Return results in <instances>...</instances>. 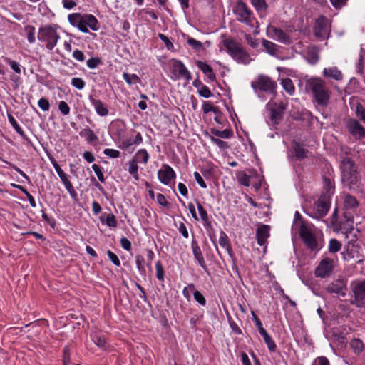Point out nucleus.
<instances>
[{
	"label": "nucleus",
	"instance_id": "1",
	"mask_svg": "<svg viewBox=\"0 0 365 365\" xmlns=\"http://www.w3.org/2000/svg\"><path fill=\"white\" fill-rule=\"evenodd\" d=\"M307 86L311 90L314 102L322 108H326L330 101L331 92L324 80L320 78H311L307 81Z\"/></svg>",
	"mask_w": 365,
	"mask_h": 365
},
{
	"label": "nucleus",
	"instance_id": "2",
	"mask_svg": "<svg viewBox=\"0 0 365 365\" xmlns=\"http://www.w3.org/2000/svg\"><path fill=\"white\" fill-rule=\"evenodd\" d=\"M68 19L73 26L77 27L83 33H88V29L93 31L98 29V20L92 14L73 13L68 16Z\"/></svg>",
	"mask_w": 365,
	"mask_h": 365
},
{
	"label": "nucleus",
	"instance_id": "3",
	"mask_svg": "<svg viewBox=\"0 0 365 365\" xmlns=\"http://www.w3.org/2000/svg\"><path fill=\"white\" fill-rule=\"evenodd\" d=\"M223 45L228 54L237 63L247 65L252 61L249 53L235 41L231 38L225 39Z\"/></svg>",
	"mask_w": 365,
	"mask_h": 365
},
{
	"label": "nucleus",
	"instance_id": "4",
	"mask_svg": "<svg viewBox=\"0 0 365 365\" xmlns=\"http://www.w3.org/2000/svg\"><path fill=\"white\" fill-rule=\"evenodd\" d=\"M58 26L57 25H46L39 28L38 32V41L46 43V48L51 51L56 46L60 35L57 30Z\"/></svg>",
	"mask_w": 365,
	"mask_h": 365
},
{
	"label": "nucleus",
	"instance_id": "5",
	"mask_svg": "<svg viewBox=\"0 0 365 365\" xmlns=\"http://www.w3.org/2000/svg\"><path fill=\"white\" fill-rule=\"evenodd\" d=\"M236 19L250 27H254L257 24V19L252 10L242 1H237L232 9Z\"/></svg>",
	"mask_w": 365,
	"mask_h": 365
},
{
	"label": "nucleus",
	"instance_id": "6",
	"mask_svg": "<svg viewBox=\"0 0 365 365\" xmlns=\"http://www.w3.org/2000/svg\"><path fill=\"white\" fill-rule=\"evenodd\" d=\"M341 180L344 183L350 185L357 181V168L351 158L345 157L341 162Z\"/></svg>",
	"mask_w": 365,
	"mask_h": 365
},
{
	"label": "nucleus",
	"instance_id": "7",
	"mask_svg": "<svg viewBox=\"0 0 365 365\" xmlns=\"http://www.w3.org/2000/svg\"><path fill=\"white\" fill-rule=\"evenodd\" d=\"M351 289L354 298L351 304L357 307H365V280H359L351 283Z\"/></svg>",
	"mask_w": 365,
	"mask_h": 365
},
{
	"label": "nucleus",
	"instance_id": "8",
	"mask_svg": "<svg viewBox=\"0 0 365 365\" xmlns=\"http://www.w3.org/2000/svg\"><path fill=\"white\" fill-rule=\"evenodd\" d=\"M330 33V21L324 16H321L315 21L314 26V34L319 40L327 38Z\"/></svg>",
	"mask_w": 365,
	"mask_h": 365
},
{
	"label": "nucleus",
	"instance_id": "9",
	"mask_svg": "<svg viewBox=\"0 0 365 365\" xmlns=\"http://www.w3.org/2000/svg\"><path fill=\"white\" fill-rule=\"evenodd\" d=\"M254 89H259L267 93H273L277 87V83L271 78L264 75H259L258 78L252 82Z\"/></svg>",
	"mask_w": 365,
	"mask_h": 365
},
{
	"label": "nucleus",
	"instance_id": "10",
	"mask_svg": "<svg viewBox=\"0 0 365 365\" xmlns=\"http://www.w3.org/2000/svg\"><path fill=\"white\" fill-rule=\"evenodd\" d=\"M329 207V197L327 195H322L314 203V212L309 214V216L317 219L322 218L327 214Z\"/></svg>",
	"mask_w": 365,
	"mask_h": 365
},
{
	"label": "nucleus",
	"instance_id": "11",
	"mask_svg": "<svg viewBox=\"0 0 365 365\" xmlns=\"http://www.w3.org/2000/svg\"><path fill=\"white\" fill-rule=\"evenodd\" d=\"M299 235L307 247L315 250L318 249V242L311 229L304 223H302L299 229Z\"/></svg>",
	"mask_w": 365,
	"mask_h": 365
},
{
	"label": "nucleus",
	"instance_id": "12",
	"mask_svg": "<svg viewBox=\"0 0 365 365\" xmlns=\"http://www.w3.org/2000/svg\"><path fill=\"white\" fill-rule=\"evenodd\" d=\"M334 267V261L332 259L325 257L321 260L315 269V275L317 277L325 278L329 277Z\"/></svg>",
	"mask_w": 365,
	"mask_h": 365
},
{
	"label": "nucleus",
	"instance_id": "13",
	"mask_svg": "<svg viewBox=\"0 0 365 365\" xmlns=\"http://www.w3.org/2000/svg\"><path fill=\"white\" fill-rule=\"evenodd\" d=\"M359 202L357 200L351 195H346L344 201V217L346 221L354 222L353 212L358 207Z\"/></svg>",
	"mask_w": 365,
	"mask_h": 365
},
{
	"label": "nucleus",
	"instance_id": "14",
	"mask_svg": "<svg viewBox=\"0 0 365 365\" xmlns=\"http://www.w3.org/2000/svg\"><path fill=\"white\" fill-rule=\"evenodd\" d=\"M348 131L356 139L361 140L365 137V128L356 119H349L346 124Z\"/></svg>",
	"mask_w": 365,
	"mask_h": 365
},
{
	"label": "nucleus",
	"instance_id": "15",
	"mask_svg": "<svg viewBox=\"0 0 365 365\" xmlns=\"http://www.w3.org/2000/svg\"><path fill=\"white\" fill-rule=\"evenodd\" d=\"M267 33L282 43L289 45L292 43L289 36L281 29L269 25L267 27Z\"/></svg>",
	"mask_w": 365,
	"mask_h": 365
},
{
	"label": "nucleus",
	"instance_id": "16",
	"mask_svg": "<svg viewBox=\"0 0 365 365\" xmlns=\"http://www.w3.org/2000/svg\"><path fill=\"white\" fill-rule=\"evenodd\" d=\"M286 106L283 103H274L270 108V120L274 125L279 123L283 118Z\"/></svg>",
	"mask_w": 365,
	"mask_h": 365
},
{
	"label": "nucleus",
	"instance_id": "17",
	"mask_svg": "<svg viewBox=\"0 0 365 365\" xmlns=\"http://www.w3.org/2000/svg\"><path fill=\"white\" fill-rule=\"evenodd\" d=\"M326 290L329 293H334L344 297L346 295V282L343 279H337L330 283Z\"/></svg>",
	"mask_w": 365,
	"mask_h": 365
},
{
	"label": "nucleus",
	"instance_id": "18",
	"mask_svg": "<svg viewBox=\"0 0 365 365\" xmlns=\"http://www.w3.org/2000/svg\"><path fill=\"white\" fill-rule=\"evenodd\" d=\"M159 180L164 185H168L170 180L175 178V173L168 165H164L158 172Z\"/></svg>",
	"mask_w": 365,
	"mask_h": 365
},
{
	"label": "nucleus",
	"instance_id": "19",
	"mask_svg": "<svg viewBox=\"0 0 365 365\" xmlns=\"http://www.w3.org/2000/svg\"><path fill=\"white\" fill-rule=\"evenodd\" d=\"M359 247L354 244H349L346 251L342 252L343 257L345 260L355 259L356 262H361V255L359 253Z\"/></svg>",
	"mask_w": 365,
	"mask_h": 365
},
{
	"label": "nucleus",
	"instance_id": "20",
	"mask_svg": "<svg viewBox=\"0 0 365 365\" xmlns=\"http://www.w3.org/2000/svg\"><path fill=\"white\" fill-rule=\"evenodd\" d=\"M270 227L267 225H262L257 227L256 230V237L257 244L260 246L267 243V240L269 237Z\"/></svg>",
	"mask_w": 365,
	"mask_h": 365
},
{
	"label": "nucleus",
	"instance_id": "21",
	"mask_svg": "<svg viewBox=\"0 0 365 365\" xmlns=\"http://www.w3.org/2000/svg\"><path fill=\"white\" fill-rule=\"evenodd\" d=\"M173 71L178 73V78H183L187 81L192 78L190 71L180 61H175L173 63Z\"/></svg>",
	"mask_w": 365,
	"mask_h": 365
},
{
	"label": "nucleus",
	"instance_id": "22",
	"mask_svg": "<svg viewBox=\"0 0 365 365\" xmlns=\"http://www.w3.org/2000/svg\"><path fill=\"white\" fill-rule=\"evenodd\" d=\"M294 156L298 160H302L309 157V152L299 143L294 141L292 144Z\"/></svg>",
	"mask_w": 365,
	"mask_h": 365
},
{
	"label": "nucleus",
	"instance_id": "23",
	"mask_svg": "<svg viewBox=\"0 0 365 365\" xmlns=\"http://www.w3.org/2000/svg\"><path fill=\"white\" fill-rule=\"evenodd\" d=\"M192 249L194 257L197 260L198 264L204 269H206V264L204 257L202 255L201 249L197 242L194 241L192 242Z\"/></svg>",
	"mask_w": 365,
	"mask_h": 365
},
{
	"label": "nucleus",
	"instance_id": "24",
	"mask_svg": "<svg viewBox=\"0 0 365 365\" xmlns=\"http://www.w3.org/2000/svg\"><path fill=\"white\" fill-rule=\"evenodd\" d=\"M323 76L326 78H331L336 81H341L343 78V74L337 67L325 68L323 70Z\"/></svg>",
	"mask_w": 365,
	"mask_h": 365
},
{
	"label": "nucleus",
	"instance_id": "25",
	"mask_svg": "<svg viewBox=\"0 0 365 365\" xmlns=\"http://www.w3.org/2000/svg\"><path fill=\"white\" fill-rule=\"evenodd\" d=\"M90 101L93 106L96 112L101 116H106L108 114V109L104 106L101 100L91 98Z\"/></svg>",
	"mask_w": 365,
	"mask_h": 365
},
{
	"label": "nucleus",
	"instance_id": "26",
	"mask_svg": "<svg viewBox=\"0 0 365 365\" xmlns=\"http://www.w3.org/2000/svg\"><path fill=\"white\" fill-rule=\"evenodd\" d=\"M250 3L255 7L260 17L265 16L267 9V4L265 0H250Z\"/></svg>",
	"mask_w": 365,
	"mask_h": 365
},
{
	"label": "nucleus",
	"instance_id": "27",
	"mask_svg": "<svg viewBox=\"0 0 365 365\" xmlns=\"http://www.w3.org/2000/svg\"><path fill=\"white\" fill-rule=\"evenodd\" d=\"M196 64L198 68L200 69L210 81L215 80V74L214 73L212 68L207 63L197 61Z\"/></svg>",
	"mask_w": 365,
	"mask_h": 365
},
{
	"label": "nucleus",
	"instance_id": "28",
	"mask_svg": "<svg viewBox=\"0 0 365 365\" xmlns=\"http://www.w3.org/2000/svg\"><path fill=\"white\" fill-rule=\"evenodd\" d=\"M250 174L248 175L246 172H240L237 175V179L238 182L246 187H249L250 185V177L252 176V173H256L255 171L249 170Z\"/></svg>",
	"mask_w": 365,
	"mask_h": 365
},
{
	"label": "nucleus",
	"instance_id": "29",
	"mask_svg": "<svg viewBox=\"0 0 365 365\" xmlns=\"http://www.w3.org/2000/svg\"><path fill=\"white\" fill-rule=\"evenodd\" d=\"M262 46L265 48L267 53H269L272 56H275L278 53V46L274 43L269 41L268 40L264 39L262 41Z\"/></svg>",
	"mask_w": 365,
	"mask_h": 365
},
{
	"label": "nucleus",
	"instance_id": "30",
	"mask_svg": "<svg viewBox=\"0 0 365 365\" xmlns=\"http://www.w3.org/2000/svg\"><path fill=\"white\" fill-rule=\"evenodd\" d=\"M149 158V154L145 149L139 150L133 158L136 162L147 163Z\"/></svg>",
	"mask_w": 365,
	"mask_h": 365
},
{
	"label": "nucleus",
	"instance_id": "31",
	"mask_svg": "<svg viewBox=\"0 0 365 365\" xmlns=\"http://www.w3.org/2000/svg\"><path fill=\"white\" fill-rule=\"evenodd\" d=\"M306 58L309 63L315 64L319 60L318 51L315 48L309 49Z\"/></svg>",
	"mask_w": 365,
	"mask_h": 365
},
{
	"label": "nucleus",
	"instance_id": "32",
	"mask_svg": "<svg viewBox=\"0 0 365 365\" xmlns=\"http://www.w3.org/2000/svg\"><path fill=\"white\" fill-rule=\"evenodd\" d=\"M219 244L222 247L225 248L228 252H231V247L229 238L227 235L222 231L220 232L219 237Z\"/></svg>",
	"mask_w": 365,
	"mask_h": 365
},
{
	"label": "nucleus",
	"instance_id": "33",
	"mask_svg": "<svg viewBox=\"0 0 365 365\" xmlns=\"http://www.w3.org/2000/svg\"><path fill=\"white\" fill-rule=\"evenodd\" d=\"M281 84H282L283 88L286 91V92L289 95L294 94L295 88H294V86L291 79H289V78L283 79L281 82Z\"/></svg>",
	"mask_w": 365,
	"mask_h": 365
},
{
	"label": "nucleus",
	"instance_id": "34",
	"mask_svg": "<svg viewBox=\"0 0 365 365\" xmlns=\"http://www.w3.org/2000/svg\"><path fill=\"white\" fill-rule=\"evenodd\" d=\"M80 135L82 137H86L88 142H93L98 139L94 132L88 128L81 130L80 132Z\"/></svg>",
	"mask_w": 365,
	"mask_h": 365
},
{
	"label": "nucleus",
	"instance_id": "35",
	"mask_svg": "<svg viewBox=\"0 0 365 365\" xmlns=\"http://www.w3.org/2000/svg\"><path fill=\"white\" fill-rule=\"evenodd\" d=\"M8 119H9V123L12 125V127L16 131V133H18L24 139H27L24 132L21 129V128L19 125V124L17 123V122L15 120V118H14V116H12L11 115L9 114V115H8Z\"/></svg>",
	"mask_w": 365,
	"mask_h": 365
},
{
	"label": "nucleus",
	"instance_id": "36",
	"mask_svg": "<svg viewBox=\"0 0 365 365\" xmlns=\"http://www.w3.org/2000/svg\"><path fill=\"white\" fill-rule=\"evenodd\" d=\"M24 31L26 34V38L30 43H33L36 41L35 38V27L31 25H27L24 27Z\"/></svg>",
	"mask_w": 365,
	"mask_h": 365
},
{
	"label": "nucleus",
	"instance_id": "37",
	"mask_svg": "<svg viewBox=\"0 0 365 365\" xmlns=\"http://www.w3.org/2000/svg\"><path fill=\"white\" fill-rule=\"evenodd\" d=\"M350 346L356 354L361 353L364 349L363 342L359 339H352Z\"/></svg>",
	"mask_w": 365,
	"mask_h": 365
},
{
	"label": "nucleus",
	"instance_id": "38",
	"mask_svg": "<svg viewBox=\"0 0 365 365\" xmlns=\"http://www.w3.org/2000/svg\"><path fill=\"white\" fill-rule=\"evenodd\" d=\"M91 337L94 344L100 348H103L106 345V339L103 336L98 335L96 333L91 334Z\"/></svg>",
	"mask_w": 365,
	"mask_h": 365
},
{
	"label": "nucleus",
	"instance_id": "39",
	"mask_svg": "<svg viewBox=\"0 0 365 365\" xmlns=\"http://www.w3.org/2000/svg\"><path fill=\"white\" fill-rule=\"evenodd\" d=\"M211 133L215 136L222 138H230L232 135V131L228 129H225L222 131L217 129H212Z\"/></svg>",
	"mask_w": 365,
	"mask_h": 365
},
{
	"label": "nucleus",
	"instance_id": "40",
	"mask_svg": "<svg viewBox=\"0 0 365 365\" xmlns=\"http://www.w3.org/2000/svg\"><path fill=\"white\" fill-rule=\"evenodd\" d=\"M128 165H129V168H128L129 173L130 175H132L135 180H138L139 178L138 173V163L134 159H132L129 162Z\"/></svg>",
	"mask_w": 365,
	"mask_h": 365
},
{
	"label": "nucleus",
	"instance_id": "41",
	"mask_svg": "<svg viewBox=\"0 0 365 365\" xmlns=\"http://www.w3.org/2000/svg\"><path fill=\"white\" fill-rule=\"evenodd\" d=\"M123 77L125 81L129 85L135 84L140 82V78L136 74H129L128 73H123Z\"/></svg>",
	"mask_w": 365,
	"mask_h": 365
},
{
	"label": "nucleus",
	"instance_id": "42",
	"mask_svg": "<svg viewBox=\"0 0 365 365\" xmlns=\"http://www.w3.org/2000/svg\"><path fill=\"white\" fill-rule=\"evenodd\" d=\"M341 242L336 240L331 239L329 243V251L331 253H336L341 250Z\"/></svg>",
	"mask_w": 365,
	"mask_h": 365
},
{
	"label": "nucleus",
	"instance_id": "43",
	"mask_svg": "<svg viewBox=\"0 0 365 365\" xmlns=\"http://www.w3.org/2000/svg\"><path fill=\"white\" fill-rule=\"evenodd\" d=\"M355 112L357 118L365 123V108L361 103H357L356 104Z\"/></svg>",
	"mask_w": 365,
	"mask_h": 365
},
{
	"label": "nucleus",
	"instance_id": "44",
	"mask_svg": "<svg viewBox=\"0 0 365 365\" xmlns=\"http://www.w3.org/2000/svg\"><path fill=\"white\" fill-rule=\"evenodd\" d=\"M197 210H198V212L200 215V218H201L202 221L204 223H207L209 221V217H208V215H207V212L205 210V209L198 202H197Z\"/></svg>",
	"mask_w": 365,
	"mask_h": 365
},
{
	"label": "nucleus",
	"instance_id": "45",
	"mask_svg": "<svg viewBox=\"0 0 365 365\" xmlns=\"http://www.w3.org/2000/svg\"><path fill=\"white\" fill-rule=\"evenodd\" d=\"M14 187L20 189L26 195V196L29 202V204L32 207H36V201H35L34 197L25 188H24L23 187H21L20 185H14Z\"/></svg>",
	"mask_w": 365,
	"mask_h": 365
},
{
	"label": "nucleus",
	"instance_id": "46",
	"mask_svg": "<svg viewBox=\"0 0 365 365\" xmlns=\"http://www.w3.org/2000/svg\"><path fill=\"white\" fill-rule=\"evenodd\" d=\"M63 361L64 365H80L71 361L69 349L67 347L63 349Z\"/></svg>",
	"mask_w": 365,
	"mask_h": 365
},
{
	"label": "nucleus",
	"instance_id": "47",
	"mask_svg": "<svg viewBox=\"0 0 365 365\" xmlns=\"http://www.w3.org/2000/svg\"><path fill=\"white\" fill-rule=\"evenodd\" d=\"M198 93L200 96L204 98H210L212 96V92L210 91V88L205 86H201L200 88H199Z\"/></svg>",
	"mask_w": 365,
	"mask_h": 365
},
{
	"label": "nucleus",
	"instance_id": "48",
	"mask_svg": "<svg viewBox=\"0 0 365 365\" xmlns=\"http://www.w3.org/2000/svg\"><path fill=\"white\" fill-rule=\"evenodd\" d=\"M187 43L189 46H190L192 48H194L196 51H200V49L202 48V42H200L195 38H189L187 39Z\"/></svg>",
	"mask_w": 365,
	"mask_h": 365
},
{
	"label": "nucleus",
	"instance_id": "49",
	"mask_svg": "<svg viewBox=\"0 0 365 365\" xmlns=\"http://www.w3.org/2000/svg\"><path fill=\"white\" fill-rule=\"evenodd\" d=\"M135 262L138 267V269L140 273H145V267H144V258L143 256L138 255L135 256Z\"/></svg>",
	"mask_w": 365,
	"mask_h": 365
},
{
	"label": "nucleus",
	"instance_id": "50",
	"mask_svg": "<svg viewBox=\"0 0 365 365\" xmlns=\"http://www.w3.org/2000/svg\"><path fill=\"white\" fill-rule=\"evenodd\" d=\"M155 269H156V277L160 280V281H163L164 279V271H163V267L160 263V261H158L156 263H155Z\"/></svg>",
	"mask_w": 365,
	"mask_h": 365
},
{
	"label": "nucleus",
	"instance_id": "51",
	"mask_svg": "<svg viewBox=\"0 0 365 365\" xmlns=\"http://www.w3.org/2000/svg\"><path fill=\"white\" fill-rule=\"evenodd\" d=\"M71 84L73 86H74L78 90H81L85 86V82L81 78H73L71 80Z\"/></svg>",
	"mask_w": 365,
	"mask_h": 365
},
{
	"label": "nucleus",
	"instance_id": "52",
	"mask_svg": "<svg viewBox=\"0 0 365 365\" xmlns=\"http://www.w3.org/2000/svg\"><path fill=\"white\" fill-rule=\"evenodd\" d=\"M193 295L195 300L200 305L205 306L206 304V299L200 292L195 290L193 293Z\"/></svg>",
	"mask_w": 365,
	"mask_h": 365
},
{
	"label": "nucleus",
	"instance_id": "53",
	"mask_svg": "<svg viewBox=\"0 0 365 365\" xmlns=\"http://www.w3.org/2000/svg\"><path fill=\"white\" fill-rule=\"evenodd\" d=\"M92 168H93V171L95 172L96 175H97L99 181H101V182H103L105 181V178L103 176V173L101 170V168L97 164H93L92 165Z\"/></svg>",
	"mask_w": 365,
	"mask_h": 365
},
{
	"label": "nucleus",
	"instance_id": "54",
	"mask_svg": "<svg viewBox=\"0 0 365 365\" xmlns=\"http://www.w3.org/2000/svg\"><path fill=\"white\" fill-rule=\"evenodd\" d=\"M101 63V60L99 58H91L87 62V66L91 69L96 68L100 63Z\"/></svg>",
	"mask_w": 365,
	"mask_h": 365
},
{
	"label": "nucleus",
	"instance_id": "55",
	"mask_svg": "<svg viewBox=\"0 0 365 365\" xmlns=\"http://www.w3.org/2000/svg\"><path fill=\"white\" fill-rule=\"evenodd\" d=\"M38 105L43 111H48L50 108V103L46 98H41L38 100Z\"/></svg>",
	"mask_w": 365,
	"mask_h": 365
},
{
	"label": "nucleus",
	"instance_id": "56",
	"mask_svg": "<svg viewBox=\"0 0 365 365\" xmlns=\"http://www.w3.org/2000/svg\"><path fill=\"white\" fill-rule=\"evenodd\" d=\"M104 155L109 158H116L120 156V152L115 149L106 148L103 150Z\"/></svg>",
	"mask_w": 365,
	"mask_h": 365
},
{
	"label": "nucleus",
	"instance_id": "57",
	"mask_svg": "<svg viewBox=\"0 0 365 365\" xmlns=\"http://www.w3.org/2000/svg\"><path fill=\"white\" fill-rule=\"evenodd\" d=\"M58 109L64 115H67L70 113V108L66 102L62 101L59 103L58 105Z\"/></svg>",
	"mask_w": 365,
	"mask_h": 365
},
{
	"label": "nucleus",
	"instance_id": "58",
	"mask_svg": "<svg viewBox=\"0 0 365 365\" xmlns=\"http://www.w3.org/2000/svg\"><path fill=\"white\" fill-rule=\"evenodd\" d=\"M108 257L109 259L115 265L119 267L120 265V262L118 257V256L110 250H108L107 252Z\"/></svg>",
	"mask_w": 365,
	"mask_h": 365
},
{
	"label": "nucleus",
	"instance_id": "59",
	"mask_svg": "<svg viewBox=\"0 0 365 365\" xmlns=\"http://www.w3.org/2000/svg\"><path fill=\"white\" fill-rule=\"evenodd\" d=\"M323 182H324V187L326 189L327 192L329 193V192H332L334 187L332 184L331 179H329L327 177H324L323 178Z\"/></svg>",
	"mask_w": 365,
	"mask_h": 365
},
{
	"label": "nucleus",
	"instance_id": "60",
	"mask_svg": "<svg viewBox=\"0 0 365 365\" xmlns=\"http://www.w3.org/2000/svg\"><path fill=\"white\" fill-rule=\"evenodd\" d=\"M245 38L247 43L252 48H257L258 46L257 41L253 38L250 34H245Z\"/></svg>",
	"mask_w": 365,
	"mask_h": 365
},
{
	"label": "nucleus",
	"instance_id": "61",
	"mask_svg": "<svg viewBox=\"0 0 365 365\" xmlns=\"http://www.w3.org/2000/svg\"><path fill=\"white\" fill-rule=\"evenodd\" d=\"M106 225L110 227H115L117 225L115 217L113 214H108L106 217Z\"/></svg>",
	"mask_w": 365,
	"mask_h": 365
},
{
	"label": "nucleus",
	"instance_id": "62",
	"mask_svg": "<svg viewBox=\"0 0 365 365\" xmlns=\"http://www.w3.org/2000/svg\"><path fill=\"white\" fill-rule=\"evenodd\" d=\"M347 1H348V0H330L331 5L335 9H341L343 6H344L346 4Z\"/></svg>",
	"mask_w": 365,
	"mask_h": 365
},
{
	"label": "nucleus",
	"instance_id": "63",
	"mask_svg": "<svg viewBox=\"0 0 365 365\" xmlns=\"http://www.w3.org/2000/svg\"><path fill=\"white\" fill-rule=\"evenodd\" d=\"M194 177H195V180L198 183V185L201 187H202V188L207 187V185H206L205 182L204 181L203 178H202V176L200 175V174L198 172L196 171L194 173Z\"/></svg>",
	"mask_w": 365,
	"mask_h": 365
},
{
	"label": "nucleus",
	"instance_id": "64",
	"mask_svg": "<svg viewBox=\"0 0 365 365\" xmlns=\"http://www.w3.org/2000/svg\"><path fill=\"white\" fill-rule=\"evenodd\" d=\"M6 61L9 63V64L10 65L11 68L17 73H21V66L20 65L14 61H12L9 58H8L6 60Z\"/></svg>",
	"mask_w": 365,
	"mask_h": 365
}]
</instances>
